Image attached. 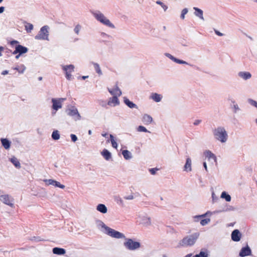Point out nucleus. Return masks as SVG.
<instances>
[{
  "label": "nucleus",
  "instance_id": "nucleus-1",
  "mask_svg": "<svg viewBox=\"0 0 257 257\" xmlns=\"http://www.w3.org/2000/svg\"><path fill=\"white\" fill-rule=\"evenodd\" d=\"M213 134L215 138L221 142L224 143L227 141L228 136L224 128L218 127L214 130Z\"/></svg>",
  "mask_w": 257,
  "mask_h": 257
},
{
  "label": "nucleus",
  "instance_id": "nucleus-2",
  "mask_svg": "<svg viewBox=\"0 0 257 257\" xmlns=\"http://www.w3.org/2000/svg\"><path fill=\"white\" fill-rule=\"evenodd\" d=\"M49 27L44 26L42 27L39 33L35 37L36 40H48L49 37Z\"/></svg>",
  "mask_w": 257,
  "mask_h": 257
},
{
  "label": "nucleus",
  "instance_id": "nucleus-3",
  "mask_svg": "<svg viewBox=\"0 0 257 257\" xmlns=\"http://www.w3.org/2000/svg\"><path fill=\"white\" fill-rule=\"evenodd\" d=\"M124 246L129 250H135L139 248L141 246L140 242L135 241L132 239L127 238L124 242Z\"/></svg>",
  "mask_w": 257,
  "mask_h": 257
},
{
  "label": "nucleus",
  "instance_id": "nucleus-4",
  "mask_svg": "<svg viewBox=\"0 0 257 257\" xmlns=\"http://www.w3.org/2000/svg\"><path fill=\"white\" fill-rule=\"evenodd\" d=\"M106 231H107V234L112 237L116 238H121L125 237V236L122 233H120L108 227H107L106 228Z\"/></svg>",
  "mask_w": 257,
  "mask_h": 257
},
{
  "label": "nucleus",
  "instance_id": "nucleus-5",
  "mask_svg": "<svg viewBox=\"0 0 257 257\" xmlns=\"http://www.w3.org/2000/svg\"><path fill=\"white\" fill-rule=\"evenodd\" d=\"M0 200L4 204L11 207H14V199L9 195H2L0 196Z\"/></svg>",
  "mask_w": 257,
  "mask_h": 257
},
{
  "label": "nucleus",
  "instance_id": "nucleus-6",
  "mask_svg": "<svg viewBox=\"0 0 257 257\" xmlns=\"http://www.w3.org/2000/svg\"><path fill=\"white\" fill-rule=\"evenodd\" d=\"M63 70L65 71V76L68 80H70L72 78L71 73L74 71V66L73 65H69L63 66L62 67Z\"/></svg>",
  "mask_w": 257,
  "mask_h": 257
},
{
  "label": "nucleus",
  "instance_id": "nucleus-7",
  "mask_svg": "<svg viewBox=\"0 0 257 257\" xmlns=\"http://www.w3.org/2000/svg\"><path fill=\"white\" fill-rule=\"evenodd\" d=\"M195 240V238L192 236L185 237L182 240V245H192L194 244Z\"/></svg>",
  "mask_w": 257,
  "mask_h": 257
},
{
  "label": "nucleus",
  "instance_id": "nucleus-8",
  "mask_svg": "<svg viewBox=\"0 0 257 257\" xmlns=\"http://www.w3.org/2000/svg\"><path fill=\"white\" fill-rule=\"evenodd\" d=\"M63 100L64 99L63 98L58 99L53 98L52 99L53 109L57 111L58 109L61 108L62 107V102Z\"/></svg>",
  "mask_w": 257,
  "mask_h": 257
},
{
  "label": "nucleus",
  "instance_id": "nucleus-9",
  "mask_svg": "<svg viewBox=\"0 0 257 257\" xmlns=\"http://www.w3.org/2000/svg\"><path fill=\"white\" fill-rule=\"evenodd\" d=\"M28 52V48L24 47L22 45H18L16 46L15 50L14 51L13 54H16L17 53H19L20 54H22L24 53H26Z\"/></svg>",
  "mask_w": 257,
  "mask_h": 257
},
{
  "label": "nucleus",
  "instance_id": "nucleus-10",
  "mask_svg": "<svg viewBox=\"0 0 257 257\" xmlns=\"http://www.w3.org/2000/svg\"><path fill=\"white\" fill-rule=\"evenodd\" d=\"M241 234L238 230L235 229L232 232L231 239L234 241H238L240 240Z\"/></svg>",
  "mask_w": 257,
  "mask_h": 257
},
{
  "label": "nucleus",
  "instance_id": "nucleus-11",
  "mask_svg": "<svg viewBox=\"0 0 257 257\" xmlns=\"http://www.w3.org/2000/svg\"><path fill=\"white\" fill-rule=\"evenodd\" d=\"M108 91L111 95L116 97L119 96L121 94V92L117 85H115L112 89H108Z\"/></svg>",
  "mask_w": 257,
  "mask_h": 257
},
{
  "label": "nucleus",
  "instance_id": "nucleus-12",
  "mask_svg": "<svg viewBox=\"0 0 257 257\" xmlns=\"http://www.w3.org/2000/svg\"><path fill=\"white\" fill-rule=\"evenodd\" d=\"M251 252V251L250 249L248 246H247L246 247H244L241 248L239 252V255L241 257H244L250 255Z\"/></svg>",
  "mask_w": 257,
  "mask_h": 257
},
{
  "label": "nucleus",
  "instance_id": "nucleus-13",
  "mask_svg": "<svg viewBox=\"0 0 257 257\" xmlns=\"http://www.w3.org/2000/svg\"><path fill=\"white\" fill-rule=\"evenodd\" d=\"M153 118L149 114H145L142 117V121L146 125H149L153 122Z\"/></svg>",
  "mask_w": 257,
  "mask_h": 257
},
{
  "label": "nucleus",
  "instance_id": "nucleus-14",
  "mask_svg": "<svg viewBox=\"0 0 257 257\" xmlns=\"http://www.w3.org/2000/svg\"><path fill=\"white\" fill-rule=\"evenodd\" d=\"M68 114L70 116L75 117L77 119H79L80 118V114L76 108L69 109Z\"/></svg>",
  "mask_w": 257,
  "mask_h": 257
},
{
  "label": "nucleus",
  "instance_id": "nucleus-15",
  "mask_svg": "<svg viewBox=\"0 0 257 257\" xmlns=\"http://www.w3.org/2000/svg\"><path fill=\"white\" fill-rule=\"evenodd\" d=\"M119 100L117 98V97L116 96H113L112 97L110 98L109 100H108L107 102V104L108 105H113V106H116L118 104H119Z\"/></svg>",
  "mask_w": 257,
  "mask_h": 257
},
{
  "label": "nucleus",
  "instance_id": "nucleus-16",
  "mask_svg": "<svg viewBox=\"0 0 257 257\" xmlns=\"http://www.w3.org/2000/svg\"><path fill=\"white\" fill-rule=\"evenodd\" d=\"M3 146L5 149L8 150L11 146V142L7 139L2 138L1 140Z\"/></svg>",
  "mask_w": 257,
  "mask_h": 257
},
{
  "label": "nucleus",
  "instance_id": "nucleus-17",
  "mask_svg": "<svg viewBox=\"0 0 257 257\" xmlns=\"http://www.w3.org/2000/svg\"><path fill=\"white\" fill-rule=\"evenodd\" d=\"M53 252L54 254L62 255L65 254L66 251L64 248L54 247L53 249Z\"/></svg>",
  "mask_w": 257,
  "mask_h": 257
},
{
  "label": "nucleus",
  "instance_id": "nucleus-18",
  "mask_svg": "<svg viewBox=\"0 0 257 257\" xmlns=\"http://www.w3.org/2000/svg\"><path fill=\"white\" fill-rule=\"evenodd\" d=\"M101 154L103 158L106 160H109L111 158V153L106 149H104Z\"/></svg>",
  "mask_w": 257,
  "mask_h": 257
},
{
  "label": "nucleus",
  "instance_id": "nucleus-19",
  "mask_svg": "<svg viewBox=\"0 0 257 257\" xmlns=\"http://www.w3.org/2000/svg\"><path fill=\"white\" fill-rule=\"evenodd\" d=\"M151 98L156 102H160L162 98L161 95L156 93H153L151 95Z\"/></svg>",
  "mask_w": 257,
  "mask_h": 257
},
{
  "label": "nucleus",
  "instance_id": "nucleus-20",
  "mask_svg": "<svg viewBox=\"0 0 257 257\" xmlns=\"http://www.w3.org/2000/svg\"><path fill=\"white\" fill-rule=\"evenodd\" d=\"M184 170L187 172L191 171V160L189 158L186 160V162L184 166Z\"/></svg>",
  "mask_w": 257,
  "mask_h": 257
},
{
  "label": "nucleus",
  "instance_id": "nucleus-21",
  "mask_svg": "<svg viewBox=\"0 0 257 257\" xmlns=\"http://www.w3.org/2000/svg\"><path fill=\"white\" fill-rule=\"evenodd\" d=\"M239 76L245 80L249 79L251 77V74L247 72H240L238 74Z\"/></svg>",
  "mask_w": 257,
  "mask_h": 257
},
{
  "label": "nucleus",
  "instance_id": "nucleus-22",
  "mask_svg": "<svg viewBox=\"0 0 257 257\" xmlns=\"http://www.w3.org/2000/svg\"><path fill=\"white\" fill-rule=\"evenodd\" d=\"M101 23H102L103 25H106L110 28H114V26L111 23H110L109 20L107 19L105 17L103 19H102V21L101 22Z\"/></svg>",
  "mask_w": 257,
  "mask_h": 257
},
{
  "label": "nucleus",
  "instance_id": "nucleus-23",
  "mask_svg": "<svg viewBox=\"0 0 257 257\" xmlns=\"http://www.w3.org/2000/svg\"><path fill=\"white\" fill-rule=\"evenodd\" d=\"M97 210L102 213H105L107 212L106 207L102 204H99L97 205Z\"/></svg>",
  "mask_w": 257,
  "mask_h": 257
},
{
  "label": "nucleus",
  "instance_id": "nucleus-24",
  "mask_svg": "<svg viewBox=\"0 0 257 257\" xmlns=\"http://www.w3.org/2000/svg\"><path fill=\"white\" fill-rule=\"evenodd\" d=\"M194 9L195 10V15L198 17L199 18H200V19H203V11L200 9H198L197 8H194Z\"/></svg>",
  "mask_w": 257,
  "mask_h": 257
},
{
  "label": "nucleus",
  "instance_id": "nucleus-25",
  "mask_svg": "<svg viewBox=\"0 0 257 257\" xmlns=\"http://www.w3.org/2000/svg\"><path fill=\"white\" fill-rule=\"evenodd\" d=\"M124 101L125 104L131 108L137 107L136 104L134 103L133 102L130 101V100L127 98H125Z\"/></svg>",
  "mask_w": 257,
  "mask_h": 257
},
{
  "label": "nucleus",
  "instance_id": "nucleus-26",
  "mask_svg": "<svg viewBox=\"0 0 257 257\" xmlns=\"http://www.w3.org/2000/svg\"><path fill=\"white\" fill-rule=\"evenodd\" d=\"M11 162L14 164V165L17 168H20L21 165L19 160L15 157H13L11 159Z\"/></svg>",
  "mask_w": 257,
  "mask_h": 257
},
{
  "label": "nucleus",
  "instance_id": "nucleus-27",
  "mask_svg": "<svg viewBox=\"0 0 257 257\" xmlns=\"http://www.w3.org/2000/svg\"><path fill=\"white\" fill-rule=\"evenodd\" d=\"M205 155L206 157L208 158V159H213L214 161H216V158L215 156L211 153L210 151H207L205 153Z\"/></svg>",
  "mask_w": 257,
  "mask_h": 257
},
{
  "label": "nucleus",
  "instance_id": "nucleus-28",
  "mask_svg": "<svg viewBox=\"0 0 257 257\" xmlns=\"http://www.w3.org/2000/svg\"><path fill=\"white\" fill-rule=\"evenodd\" d=\"M122 154L124 158L126 160L130 159L131 158V154L127 150H123L122 152Z\"/></svg>",
  "mask_w": 257,
  "mask_h": 257
},
{
  "label": "nucleus",
  "instance_id": "nucleus-29",
  "mask_svg": "<svg viewBox=\"0 0 257 257\" xmlns=\"http://www.w3.org/2000/svg\"><path fill=\"white\" fill-rule=\"evenodd\" d=\"M14 70H16L18 71L19 73H23L26 69L25 67L23 65H21L20 66L16 67L13 68Z\"/></svg>",
  "mask_w": 257,
  "mask_h": 257
},
{
  "label": "nucleus",
  "instance_id": "nucleus-30",
  "mask_svg": "<svg viewBox=\"0 0 257 257\" xmlns=\"http://www.w3.org/2000/svg\"><path fill=\"white\" fill-rule=\"evenodd\" d=\"M52 138L54 140H58L60 138L59 132L57 130L53 131L52 134Z\"/></svg>",
  "mask_w": 257,
  "mask_h": 257
},
{
  "label": "nucleus",
  "instance_id": "nucleus-31",
  "mask_svg": "<svg viewBox=\"0 0 257 257\" xmlns=\"http://www.w3.org/2000/svg\"><path fill=\"white\" fill-rule=\"evenodd\" d=\"M25 30L27 32H31V31L33 29V25L32 24L29 23H26V25H25Z\"/></svg>",
  "mask_w": 257,
  "mask_h": 257
},
{
  "label": "nucleus",
  "instance_id": "nucleus-32",
  "mask_svg": "<svg viewBox=\"0 0 257 257\" xmlns=\"http://www.w3.org/2000/svg\"><path fill=\"white\" fill-rule=\"evenodd\" d=\"M95 18L100 22L102 21L105 17V16L101 13H98L94 14Z\"/></svg>",
  "mask_w": 257,
  "mask_h": 257
},
{
  "label": "nucleus",
  "instance_id": "nucleus-33",
  "mask_svg": "<svg viewBox=\"0 0 257 257\" xmlns=\"http://www.w3.org/2000/svg\"><path fill=\"white\" fill-rule=\"evenodd\" d=\"M222 198H225L226 201H230L231 200V197L229 195L227 194L225 192H223L221 195Z\"/></svg>",
  "mask_w": 257,
  "mask_h": 257
},
{
  "label": "nucleus",
  "instance_id": "nucleus-34",
  "mask_svg": "<svg viewBox=\"0 0 257 257\" xmlns=\"http://www.w3.org/2000/svg\"><path fill=\"white\" fill-rule=\"evenodd\" d=\"M110 139L112 147L116 149L117 147V144L114 139V137L112 135H110Z\"/></svg>",
  "mask_w": 257,
  "mask_h": 257
},
{
  "label": "nucleus",
  "instance_id": "nucleus-35",
  "mask_svg": "<svg viewBox=\"0 0 257 257\" xmlns=\"http://www.w3.org/2000/svg\"><path fill=\"white\" fill-rule=\"evenodd\" d=\"M114 200L117 204L121 206H123L124 205L123 201L119 196H115Z\"/></svg>",
  "mask_w": 257,
  "mask_h": 257
},
{
  "label": "nucleus",
  "instance_id": "nucleus-36",
  "mask_svg": "<svg viewBox=\"0 0 257 257\" xmlns=\"http://www.w3.org/2000/svg\"><path fill=\"white\" fill-rule=\"evenodd\" d=\"M93 65L96 72L99 74H101L102 73L99 65L97 63H94Z\"/></svg>",
  "mask_w": 257,
  "mask_h": 257
},
{
  "label": "nucleus",
  "instance_id": "nucleus-37",
  "mask_svg": "<svg viewBox=\"0 0 257 257\" xmlns=\"http://www.w3.org/2000/svg\"><path fill=\"white\" fill-rule=\"evenodd\" d=\"M137 131L140 132H143L150 133L149 131H148L147 130V128L145 127H144V126H142V125L139 126L137 128Z\"/></svg>",
  "mask_w": 257,
  "mask_h": 257
},
{
  "label": "nucleus",
  "instance_id": "nucleus-38",
  "mask_svg": "<svg viewBox=\"0 0 257 257\" xmlns=\"http://www.w3.org/2000/svg\"><path fill=\"white\" fill-rule=\"evenodd\" d=\"M210 221V218L203 219L201 220L200 224L202 226H204V225H206L207 224H208Z\"/></svg>",
  "mask_w": 257,
  "mask_h": 257
},
{
  "label": "nucleus",
  "instance_id": "nucleus-39",
  "mask_svg": "<svg viewBox=\"0 0 257 257\" xmlns=\"http://www.w3.org/2000/svg\"><path fill=\"white\" fill-rule=\"evenodd\" d=\"M171 59H172L175 62H176L179 64H186L187 63L185 61L176 59L173 56H171Z\"/></svg>",
  "mask_w": 257,
  "mask_h": 257
},
{
  "label": "nucleus",
  "instance_id": "nucleus-40",
  "mask_svg": "<svg viewBox=\"0 0 257 257\" xmlns=\"http://www.w3.org/2000/svg\"><path fill=\"white\" fill-rule=\"evenodd\" d=\"M54 181H55V180H52V179H48V180H44V182H45L46 184L47 185H52L53 186H54Z\"/></svg>",
  "mask_w": 257,
  "mask_h": 257
},
{
  "label": "nucleus",
  "instance_id": "nucleus-41",
  "mask_svg": "<svg viewBox=\"0 0 257 257\" xmlns=\"http://www.w3.org/2000/svg\"><path fill=\"white\" fill-rule=\"evenodd\" d=\"M54 186L60 188L61 189H64L65 188V186L64 185L61 184L59 182L55 180L54 181Z\"/></svg>",
  "mask_w": 257,
  "mask_h": 257
},
{
  "label": "nucleus",
  "instance_id": "nucleus-42",
  "mask_svg": "<svg viewBox=\"0 0 257 257\" xmlns=\"http://www.w3.org/2000/svg\"><path fill=\"white\" fill-rule=\"evenodd\" d=\"M188 13V10L187 9L185 8V9H184L182 11V12H181V18L182 19H184V18H185V15Z\"/></svg>",
  "mask_w": 257,
  "mask_h": 257
},
{
  "label": "nucleus",
  "instance_id": "nucleus-43",
  "mask_svg": "<svg viewBox=\"0 0 257 257\" xmlns=\"http://www.w3.org/2000/svg\"><path fill=\"white\" fill-rule=\"evenodd\" d=\"M80 29H81L80 25H77L76 26V27L74 28V32H75V33L76 34H77V35L79 34Z\"/></svg>",
  "mask_w": 257,
  "mask_h": 257
},
{
  "label": "nucleus",
  "instance_id": "nucleus-44",
  "mask_svg": "<svg viewBox=\"0 0 257 257\" xmlns=\"http://www.w3.org/2000/svg\"><path fill=\"white\" fill-rule=\"evenodd\" d=\"M157 3L160 5H161V6L163 8V9L166 11L168 7L167 6H166L165 5H164L162 2H160V1H157Z\"/></svg>",
  "mask_w": 257,
  "mask_h": 257
},
{
  "label": "nucleus",
  "instance_id": "nucleus-45",
  "mask_svg": "<svg viewBox=\"0 0 257 257\" xmlns=\"http://www.w3.org/2000/svg\"><path fill=\"white\" fill-rule=\"evenodd\" d=\"M198 255H199L200 257H208V254L204 251H200Z\"/></svg>",
  "mask_w": 257,
  "mask_h": 257
},
{
  "label": "nucleus",
  "instance_id": "nucleus-46",
  "mask_svg": "<svg viewBox=\"0 0 257 257\" xmlns=\"http://www.w3.org/2000/svg\"><path fill=\"white\" fill-rule=\"evenodd\" d=\"M70 137L71 138V140L73 142H75L77 140V137H76V136L75 135L71 134Z\"/></svg>",
  "mask_w": 257,
  "mask_h": 257
},
{
  "label": "nucleus",
  "instance_id": "nucleus-47",
  "mask_svg": "<svg viewBox=\"0 0 257 257\" xmlns=\"http://www.w3.org/2000/svg\"><path fill=\"white\" fill-rule=\"evenodd\" d=\"M158 169L157 168H152L150 169V172L152 175H155L156 174V171L158 170Z\"/></svg>",
  "mask_w": 257,
  "mask_h": 257
},
{
  "label": "nucleus",
  "instance_id": "nucleus-48",
  "mask_svg": "<svg viewBox=\"0 0 257 257\" xmlns=\"http://www.w3.org/2000/svg\"><path fill=\"white\" fill-rule=\"evenodd\" d=\"M124 198L126 200H132L134 199V196L133 195H129L128 196H125Z\"/></svg>",
  "mask_w": 257,
  "mask_h": 257
},
{
  "label": "nucleus",
  "instance_id": "nucleus-49",
  "mask_svg": "<svg viewBox=\"0 0 257 257\" xmlns=\"http://www.w3.org/2000/svg\"><path fill=\"white\" fill-rule=\"evenodd\" d=\"M215 33L217 35H218L219 36H222L223 35L222 33H220V32H219L217 30H215Z\"/></svg>",
  "mask_w": 257,
  "mask_h": 257
},
{
  "label": "nucleus",
  "instance_id": "nucleus-50",
  "mask_svg": "<svg viewBox=\"0 0 257 257\" xmlns=\"http://www.w3.org/2000/svg\"><path fill=\"white\" fill-rule=\"evenodd\" d=\"M251 104L254 106L256 108H257V102L254 100H252Z\"/></svg>",
  "mask_w": 257,
  "mask_h": 257
},
{
  "label": "nucleus",
  "instance_id": "nucleus-51",
  "mask_svg": "<svg viewBox=\"0 0 257 257\" xmlns=\"http://www.w3.org/2000/svg\"><path fill=\"white\" fill-rule=\"evenodd\" d=\"M200 121H201V120H196L194 122V124L195 125H198V124H199Z\"/></svg>",
  "mask_w": 257,
  "mask_h": 257
},
{
  "label": "nucleus",
  "instance_id": "nucleus-52",
  "mask_svg": "<svg viewBox=\"0 0 257 257\" xmlns=\"http://www.w3.org/2000/svg\"><path fill=\"white\" fill-rule=\"evenodd\" d=\"M5 10V8L4 7H0V14L4 12Z\"/></svg>",
  "mask_w": 257,
  "mask_h": 257
},
{
  "label": "nucleus",
  "instance_id": "nucleus-53",
  "mask_svg": "<svg viewBox=\"0 0 257 257\" xmlns=\"http://www.w3.org/2000/svg\"><path fill=\"white\" fill-rule=\"evenodd\" d=\"M8 72H9L8 70H5L2 72V74L5 75L8 74Z\"/></svg>",
  "mask_w": 257,
  "mask_h": 257
},
{
  "label": "nucleus",
  "instance_id": "nucleus-54",
  "mask_svg": "<svg viewBox=\"0 0 257 257\" xmlns=\"http://www.w3.org/2000/svg\"><path fill=\"white\" fill-rule=\"evenodd\" d=\"M205 214H203V215H199V216H195V218H201V217H203L205 216Z\"/></svg>",
  "mask_w": 257,
  "mask_h": 257
},
{
  "label": "nucleus",
  "instance_id": "nucleus-55",
  "mask_svg": "<svg viewBox=\"0 0 257 257\" xmlns=\"http://www.w3.org/2000/svg\"><path fill=\"white\" fill-rule=\"evenodd\" d=\"M4 51V48L0 46V56L2 55V52Z\"/></svg>",
  "mask_w": 257,
  "mask_h": 257
},
{
  "label": "nucleus",
  "instance_id": "nucleus-56",
  "mask_svg": "<svg viewBox=\"0 0 257 257\" xmlns=\"http://www.w3.org/2000/svg\"><path fill=\"white\" fill-rule=\"evenodd\" d=\"M18 43V41H12L11 42V45H13L14 44H17Z\"/></svg>",
  "mask_w": 257,
  "mask_h": 257
},
{
  "label": "nucleus",
  "instance_id": "nucleus-57",
  "mask_svg": "<svg viewBox=\"0 0 257 257\" xmlns=\"http://www.w3.org/2000/svg\"><path fill=\"white\" fill-rule=\"evenodd\" d=\"M203 166H204L205 170H207V165H206V163L205 162L203 163Z\"/></svg>",
  "mask_w": 257,
  "mask_h": 257
},
{
  "label": "nucleus",
  "instance_id": "nucleus-58",
  "mask_svg": "<svg viewBox=\"0 0 257 257\" xmlns=\"http://www.w3.org/2000/svg\"><path fill=\"white\" fill-rule=\"evenodd\" d=\"M107 133L102 134V136L104 137H106L107 136Z\"/></svg>",
  "mask_w": 257,
  "mask_h": 257
},
{
  "label": "nucleus",
  "instance_id": "nucleus-59",
  "mask_svg": "<svg viewBox=\"0 0 257 257\" xmlns=\"http://www.w3.org/2000/svg\"><path fill=\"white\" fill-rule=\"evenodd\" d=\"M88 76H83L82 77V78L83 79H86V78H88Z\"/></svg>",
  "mask_w": 257,
  "mask_h": 257
},
{
  "label": "nucleus",
  "instance_id": "nucleus-60",
  "mask_svg": "<svg viewBox=\"0 0 257 257\" xmlns=\"http://www.w3.org/2000/svg\"><path fill=\"white\" fill-rule=\"evenodd\" d=\"M20 55H21V54H19L18 55L16 56V58L17 59H18Z\"/></svg>",
  "mask_w": 257,
  "mask_h": 257
},
{
  "label": "nucleus",
  "instance_id": "nucleus-61",
  "mask_svg": "<svg viewBox=\"0 0 257 257\" xmlns=\"http://www.w3.org/2000/svg\"><path fill=\"white\" fill-rule=\"evenodd\" d=\"M193 257H200V255H198V254H196L195 256H194Z\"/></svg>",
  "mask_w": 257,
  "mask_h": 257
},
{
  "label": "nucleus",
  "instance_id": "nucleus-62",
  "mask_svg": "<svg viewBox=\"0 0 257 257\" xmlns=\"http://www.w3.org/2000/svg\"><path fill=\"white\" fill-rule=\"evenodd\" d=\"M42 79V78L41 77H40L39 78V80H41Z\"/></svg>",
  "mask_w": 257,
  "mask_h": 257
},
{
  "label": "nucleus",
  "instance_id": "nucleus-63",
  "mask_svg": "<svg viewBox=\"0 0 257 257\" xmlns=\"http://www.w3.org/2000/svg\"><path fill=\"white\" fill-rule=\"evenodd\" d=\"M88 133H89V134H91V131H89Z\"/></svg>",
  "mask_w": 257,
  "mask_h": 257
},
{
  "label": "nucleus",
  "instance_id": "nucleus-64",
  "mask_svg": "<svg viewBox=\"0 0 257 257\" xmlns=\"http://www.w3.org/2000/svg\"><path fill=\"white\" fill-rule=\"evenodd\" d=\"M3 0H0V3L3 1Z\"/></svg>",
  "mask_w": 257,
  "mask_h": 257
}]
</instances>
